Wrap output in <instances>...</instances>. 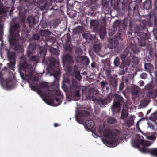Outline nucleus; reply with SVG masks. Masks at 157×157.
<instances>
[{
	"label": "nucleus",
	"mask_w": 157,
	"mask_h": 157,
	"mask_svg": "<svg viewBox=\"0 0 157 157\" xmlns=\"http://www.w3.org/2000/svg\"><path fill=\"white\" fill-rule=\"evenodd\" d=\"M107 120L108 123L110 124H114L117 122L116 120L114 118L112 117H108Z\"/></svg>",
	"instance_id": "nucleus-43"
},
{
	"label": "nucleus",
	"mask_w": 157,
	"mask_h": 157,
	"mask_svg": "<svg viewBox=\"0 0 157 157\" xmlns=\"http://www.w3.org/2000/svg\"><path fill=\"white\" fill-rule=\"evenodd\" d=\"M94 122L92 120H86L84 124L85 127L90 131L94 127Z\"/></svg>",
	"instance_id": "nucleus-20"
},
{
	"label": "nucleus",
	"mask_w": 157,
	"mask_h": 157,
	"mask_svg": "<svg viewBox=\"0 0 157 157\" xmlns=\"http://www.w3.org/2000/svg\"><path fill=\"white\" fill-rule=\"evenodd\" d=\"M76 65L74 66L73 74L76 79L78 80H80L82 79V77L80 75V71H77L76 69Z\"/></svg>",
	"instance_id": "nucleus-25"
},
{
	"label": "nucleus",
	"mask_w": 157,
	"mask_h": 157,
	"mask_svg": "<svg viewBox=\"0 0 157 157\" xmlns=\"http://www.w3.org/2000/svg\"><path fill=\"white\" fill-rule=\"evenodd\" d=\"M101 87L102 88V90L105 89V88L108 86V82L106 81H102L100 82Z\"/></svg>",
	"instance_id": "nucleus-49"
},
{
	"label": "nucleus",
	"mask_w": 157,
	"mask_h": 157,
	"mask_svg": "<svg viewBox=\"0 0 157 157\" xmlns=\"http://www.w3.org/2000/svg\"><path fill=\"white\" fill-rule=\"evenodd\" d=\"M82 61L86 65H88L89 63V59L86 56H84L82 58Z\"/></svg>",
	"instance_id": "nucleus-53"
},
{
	"label": "nucleus",
	"mask_w": 157,
	"mask_h": 157,
	"mask_svg": "<svg viewBox=\"0 0 157 157\" xmlns=\"http://www.w3.org/2000/svg\"><path fill=\"white\" fill-rule=\"evenodd\" d=\"M90 112L87 111L82 110L78 112V114L75 115V118L76 121L79 124H81L83 122L82 117L89 115Z\"/></svg>",
	"instance_id": "nucleus-14"
},
{
	"label": "nucleus",
	"mask_w": 157,
	"mask_h": 157,
	"mask_svg": "<svg viewBox=\"0 0 157 157\" xmlns=\"http://www.w3.org/2000/svg\"><path fill=\"white\" fill-rule=\"evenodd\" d=\"M49 32L48 30H41L40 33L41 36H46L49 34Z\"/></svg>",
	"instance_id": "nucleus-45"
},
{
	"label": "nucleus",
	"mask_w": 157,
	"mask_h": 157,
	"mask_svg": "<svg viewBox=\"0 0 157 157\" xmlns=\"http://www.w3.org/2000/svg\"><path fill=\"white\" fill-rule=\"evenodd\" d=\"M6 67H5V70L2 69L0 72V82L1 84L3 85V82L5 83L4 85V88L7 90H10L13 88L15 86V83L12 79L10 78H5V75L6 72Z\"/></svg>",
	"instance_id": "nucleus-7"
},
{
	"label": "nucleus",
	"mask_w": 157,
	"mask_h": 157,
	"mask_svg": "<svg viewBox=\"0 0 157 157\" xmlns=\"http://www.w3.org/2000/svg\"><path fill=\"white\" fill-rule=\"evenodd\" d=\"M109 83L110 86L116 90L118 86V79L111 76L109 79Z\"/></svg>",
	"instance_id": "nucleus-17"
},
{
	"label": "nucleus",
	"mask_w": 157,
	"mask_h": 157,
	"mask_svg": "<svg viewBox=\"0 0 157 157\" xmlns=\"http://www.w3.org/2000/svg\"><path fill=\"white\" fill-rule=\"evenodd\" d=\"M120 133L119 130L114 129L110 130L109 129H105L103 132V136L109 138L107 143L111 145L112 147L117 146L118 144L119 138L117 136Z\"/></svg>",
	"instance_id": "nucleus-5"
},
{
	"label": "nucleus",
	"mask_w": 157,
	"mask_h": 157,
	"mask_svg": "<svg viewBox=\"0 0 157 157\" xmlns=\"http://www.w3.org/2000/svg\"><path fill=\"white\" fill-rule=\"evenodd\" d=\"M29 57L30 58L31 60L34 61H37L39 58V57L38 56H31V55H30V56Z\"/></svg>",
	"instance_id": "nucleus-52"
},
{
	"label": "nucleus",
	"mask_w": 157,
	"mask_h": 157,
	"mask_svg": "<svg viewBox=\"0 0 157 157\" xmlns=\"http://www.w3.org/2000/svg\"><path fill=\"white\" fill-rule=\"evenodd\" d=\"M33 38L35 40L39 41L40 40V36L38 34L36 33L33 35Z\"/></svg>",
	"instance_id": "nucleus-56"
},
{
	"label": "nucleus",
	"mask_w": 157,
	"mask_h": 157,
	"mask_svg": "<svg viewBox=\"0 0 157 157\" xmlns=\"http://www.w3.org/2000/svg\"><path fill=\"white\" fill-rule=\"evenodd\" d=\"M39 25L42 28L44 29L47 26V24L46 21L42 20L40 21Z\"/></svg>",
	"instance_id": "nucleus-47"
},
{
	"label": "nucleus",
	"mask_w": 157,
	"mask_h": 157,
	"mask_svg": "<svg viewBox=\"0 0 157 157\" xmlns=\"http://www.w3.org/2000/svg\"><path fill=\"white\" fill-rule=\"evenodd\" d=\"M38 43V45L42 48V49L40 50V58L42 59V60L43 61L44 60L47 52V50L44 47L47 46V43L46 41L41 39L39 41Z\"/></svg>",
	"instance_id": "nucleus-11"
},
{
	"label": "nucleus",
	"mask_w": 157,
	"mask_h": 157,
	"mask_svg": "<svg viewBox=\"0 0 157 157\" xmlns=\"http://www.w3.org/2000/svg\"><path fill=\"white\" fill-rule=\"evenodd\" d=\"M75 52L76 54H78L79 55H81L83 53L82 49L79 47H78L76 48Z\"/></svg>",
	"instance_id": "nucleus-55"
},
{
	"label": "nucleus",
	"mask_w": 157,
	"mask_h": 157,
	"mask_svg": "<svg viewBox=\"0 0 157 157\" xmlns=\"http://www.w3.org/2000/svg\"><path fill=\"white\" fill-rule=\"evenodd\" d=\"M60 73L59 71H56L54 74L53 75L56 79H58L59 77Z\"/></svg>",
	"instance_id": "nucleus-58"
},
{
	"label": "nucleus",
	"mask_w": 157,
	"mask_h": 157,
	"mask_svg": "<svg viewBox=\"0 0 157 157\" xmlns=\"http://www.w3.org/2000/svg\"><path fill=\"white\" fill-rule=\"evenodd\" d=\"M143 6L144 8L146 10L150 9L152 7L151 2L150 0H147L144 2Z\"/></svg>",
	"instance_id": "nucleus-31"
},
{
	"label": "nucleus",
	"mask_w": 157,
	"mask_h": 157,
	"mask_svg": "<svg viewBox=\"0 0 157 157\" xmlns=\"http://www.w3.org/2000/svg\"><path fill=\"white\" fill-rule=\"evenodd\" d=\"M132 145L139 148L141 152L144 153H149L152 156L157 157V148L148 149L146 148L150 146L149 142L144 140L143 137L138 134L136 135V139L132 142Z\"/></svg>",
	"instance_id": "nucleus-1"
},
{
	"label": "nucleus",
	"mask_w": 157,
	"mask_h": 157,
	"mask_svg": "<svg viewBox=\"0 0 157 157\" xmlns=\"http://www.w3.org/2000/svg\"><path fill=\"white\" fill-rule=\"evenodd\" d=\"M4 21L3 17L0 16V41H2V36L4 34L3 30Z\"/></svg>",
	"instance_id": "nucleus-21"
},
{
	"label": "nucleus",
	"mask_w": 157,
	"mask_h": 157,
	"mask_svg": "<svg viewBox=\"0 0 157 157\" xmlns=\"http://www.w3.org/2000/svg\"><path fill=\"white\" fill-rule=\"evenodd\" d=\"M65 58L66 61L69 63H74L72 57L69 54L66 55Z\"/></svg>",
	"instance_id": "nucleus-40"
},
{
	"label": "nucleus",
	"mask_w": 157,
	"mask_h": 157,
	"mask_svg": "<svg viewBox=\"0 0 157 157\" xmlns=\"http://www.w3.org/2000/svg\"><path fill=\"white\" fill-rule=\"evenodd\" d=\"M3 6V3L0 0V14H4L6 12L5 9L2 8Z\"/></svg>",
	"instance_id": "nucleus-51"
},
{
	"label": "nucleus",
	"mask_w": 157,
	"mask_h": 157,
	"mask_svg": "<svg viewBox=\"0 0 157 157\" xmlns=\"http://www.w3.org/2000/svg\"><path fill=\"white\" fill-rule=\"evenodd\" d=\"M99 27V23L96 20L91 19L90 21V27L94 32H96Z\"/></svg>",
	"instance_id": "nucleus-15"
},
{
	"label": "nucleus",
	"mask_w": 157,
	"mask_h": 157,
	"mask_svg": "<svg viewBox=\"0 0 157 157\" xmlns=\"http://www.w3.org/2000/svg\"><path fill=\"white\" fill-rule=\"evenodd\" d=\"M105 129V127L100 126L99 128L98 132L100 134H102Z\"/></svg>",
	"instance_id": "nucleus-62"
},
{
	"label": "nucleus",
	"mask_w": 157,
	"mask_h": 157,
	"mask_svg": "<svg viewBox=\"0 0 157 157\" xmlns=\"http://www.w3.org/2000/svg\"><path fill=\"white\" fill-rule=\"evenodd\" d=\"M50 101H51V103L52 105L53 106H58L61 103V102L60 101L59 98H57V97L55 98V101L57 103L56 104V103H55V102L54 101H55L54 99H51V100H50Z\"/></svg>",
	"instance_id": "nucleus-37"
},
{
	"label": "nucleus",
	"mask_w": 157,
	"mask_h": 157,
	"mask_svg": "<svg viewBox=\"0 0 157 157\" xmlns=\"http://www.w3.org/2000/svg\"><path fill=\"white\" fill-rule=\"evenodd\" d=\"M129 115L128 110L124 108H123L121 113L120 118L121 119H124L125 118H127Z\"/></svg>",
	"instance_id": "nucleus-32"
},
{
	"label": "nucleus",
	"mask_w": 157,
	"mask_h": 157,
	"mask_svg": "<svg viewBox=\"0 0 157 157\" xmlns=\"http://www.w3.org/2000/svg\"><path fill=\"white\" fill-rule=\"evenodd\" d=\"M19 14L20 17L23 18L25 17L26 14V10H24L23 12H22L21 10H20Z\"/></svg>",
	"instance_id": "nucleus-54"
},
{
	"label": "nucleus",
	"mask_w": 157,
	"mask_h": 157,
	"mask_svg": "<svg viewBox=\"0 0 157 157\" xmlns=\"http://www.w3.org/2000/svg\"><path fill=\"white\" fill-rule=\"evenodd\" d=\"M128 0H117L118 3H121L123 5H125L128 2Z\"/></svg>",
	"instance_id": "nucleus-63"
},
{
	"label": "nucleus",
	"mask_w": 157,
	"mask_h": 157,
	"mask_svg": "<svg viewBox=\"0 0 157 157\" xmlns=\"http://www.w3.org/2000/svg\"><path fill=\"white\" fill-rule=\"evenodd\" d=\"M144 68L146 71L151 72L154 70L153 65L150 63H144Z\"/></svg>",
	"instance_id": "nucleus-26"
},
{
	"label": "nucleus",
	"mask_w": 157,
	"mask_h": 157,
	"mask_svg": "<svg viewBox=\"0 0 157 157\" xmlns=\"http://www.w3.org/2000/svg\"><path fill=\"white\" fill-rule=\"evenodd\" d=\"M39 86L41 89L46 88L48 91V92H45L43 94V96L45 98L50 97L53 96L52 92L49 90V86L48 84L46 82H43L40 83Z\"/></svg>",
	"instance_id": "nucleus-13"
},
{
	"label": "nucleus",
	"mask_w": 157,
	"mask_h": 157,
	"mask_svg": "<svg viewBox=\"0 0 157 157\" xmlns=\"http://www.w3.org/2000/svg\"><path fill=\"white\" fill-rule=\"evenodd\" d=\"M149 57L150 59L154 60L155 61V68L157 69V52L154 53V52L150 51L149 53Z\"/></svg>",
	"instance_id": "nucleus-23"
},
{
	"label": "nucleus",
	"mask_w": 157,
	"mask_h": 157,
	"mask_svg": "<svg viewBox=\"0 0 157 157\" xmlns=\"http://www.w3.org/2000/svg\"><path fill=\"white\" fill-rule=\"evenodd\" d=\"M50 50L51 52L55 55H58L59 54V52L58 50L52 47L50 48Z\"/></svg>",
	"instance_id": "nucleus-50"
},
{
	"label": "nucleus",
	"mask_w": 157,
	"mask_h": 157,
	"mask_svg": "<svg viewBox=\"0 0 157 157\" xmlns=\"http://www.w3.org/2000/svg\"><path fill=\"white\" fill-rule=\"evenodd\" d=\"M111 71L110 70L106 69L105 71V76L106 78H109L110 75Z\"/></svg>",
	"instance_id": "nucleus-57"
},
{
	"label": "nucleus",
	"mask_w": 157,
	"mask_h": 157,
	"mask_svg": "<svg viewBox=\"0 0 157 157\" xmlns=\"http://www.w3.org/2000/svg\"><path fill=\"white\" fill-rule=\"evenodd\" d=\"M137 41H136V44L140 47H144L146 45V41L141 38H137Z\"/></svg>",
	"instance_id": "nucleus-33"
},
{
	"label": "nucleus",
	"mask_w": 157,
	"mask_h": 157,
	"mask_svg": "<svg viewBox=\"0 0 157 157\" xmlns=\"http://www.w3.org/2000/svg\"><path fill=\"white\" fill-rule=\"evenodd\" d=\"M135 54H132V56H131V58L130 59H127V60H129L131 62V59H132V62L135 64H138V59L137 57L135 56L134 55Z\"/></svg>",
	"instance_id": "nucleus-42"
},
{
	"label": "nucleus",
	"mask_w": 157,
	"mask_h": 157,
	"mask_svg": "<svg viewBox=\"0 0 157 157\" xmlns=\"http://www.w3.org/2000/svg\"><path fill=\"white\" fill-rule=\"evenodd\" d=\"M130 64V62L129 60H126L121 63L119 66L121 68L119 73L120 75H122L125 74L128 69V67Z\"/></svg>",
	"instance_id": "nucleus-12"
},
{
	"label": "nucleus",
	"mask_w": 157,
	"mask_h": 157,
	"mask_svg": "<svg viewBox=\"0 0 157 157\" xmlns=\"http://www.w3.org/2000/svg\"><path fill=\"white\" fill-rule=\"evenodd\" d=\"M20 27L19 23H15L11 26L10 30L11 36L9 38V42L10 45L13 47L15 51L19 50L21 48V46L18 44V41L20 39L19 34Z\"/></svg>",
	"instance_id": "nucleus-4"
},
{
	"label": "nucleus",
	"mask_w": 157,
	"mask_h": 157,
	"mask_svg": "<svg viewBox=\"0 0 157 157\" xmlns=\"http://www.w3.org/2000/svg\"><path fill=\"white\" fill-rule=\"evenodd\" d=\"M124 87V82L123 81L122 82L120 83L119 85V90L121 91Z\"/></svg>",
	"instance_id": "nucleus-61"
},
{
	"label": "nucleus",
	"mask_w": 157,
	"mask_h": 157,
	"mask_svg": "<svg viewBox=\"0 0 157 157\" xmlns=\"http://www.w3.org/2000/svg\"><path fill=\"white\" fill-rule=\"evenodd\" d=\"M93 48L95 52H99L101 48V44L98 42H95L94 44Z\"/></svg>",
	"instance_id": "nucleus-34"
},
{
	"label": "nucleus",
	"mask_w": 157,
	"mask_h": 157,
	"mask_svg": "<svg viewBox=\"0 0 157 157\" xmlns=\"http://www.w3.org/2000/svg\"><path fill=\"white\" fill-rule=\"evenodd\" d=\"M147 22L146 20H143L140 22V25L134 27V33L140 38L145 41L151 39V33L148 32L145 33L142 31L147 28Z\"/></svg>",
	"instance_id": "nucleus-6"
},
{
	"label": "nucleus",
	"mask_w": 157,
	"mask_h": 157,
	"mask_svg": "<svg viewBox=\"0 0 157 157\" xmlns=\"http://www.w3.org/2000/svg\"><path fill=\"white\" fill-rule=\"evenodd\" d=\"M130 24V20L127 18H124L121 22L118 20L116 21L113 24L112 30L109 32V36H112L114 35V39H119L121 33L124 32L126 27Z\"/></svg>",
	"instance_id": "nucleus-3"
},
{
	"label": "nucleus",
	"mask_w": 157,
	"mask_h": 157,
	"mask_svg": "<svg viewBox=\"0 0 157 157\" xmlns=\"http://www.w3.org/2000/svg\"><path fill=\"white\" fill-rule=\"evenodd\" d=\"M113 97V94L110 93L106 98H93V100L96 104L99 105L101 107H103L105 105L108 104L111 102Z\"/></svg>",
	"instance_id": "nucleus-9"
},
{
	"label": "nucleus",
	"mask_w": 157,
	"mask_h": 157,
	"mask_svg": "<svg viewBox=\"0 0 157 157\" xmlns=\"http://www.w3.org/2000/svg\"><path fill=\"white\" fill-rule=\"evenodd\" d=\"M140 50L136 45L131 43L129 47H128L121 54L120 56L122 59H124L129 55L128 59H130L132 54H137Z\"/></svg>",
	"instance_id": "nucleus-8"
},
{
	"label": "nucleus",
	"mask_w": 157,
	"mask_h": 157,
	"mask_svg": "<svg viewBox=\"0 0 157 157\" xmlns=\"http://www.w3.org/2000/svg\"><path fill=\"white\" fill-rule=\"evenodd\" d=\"M106 35V29L104 27H102L99 32V35L101 39H103Z\"/></svg>",
	"instance_id": "nucleus-35"
},
{
	"label": "nucleus",
	"mask_w": 157,
	"mask_h": 157,
	"mask_svg": "<svg viewBox=\"0 0 157 157\" xmlns=\"http://www.w3.org/2000/svg\"><path fill=\"white\" fill-rule=\"evenodd\" d=\"M46 40L47 42H49L52 43H54L56 41V39L54 37L49 36H48L46 37Z\"/></svg>",
	"instance_id": "nucleus-48"
},
{
	"label": "nucleus",
	"mask_w": 157,
	"mask_h": 157,
	"mask_svg": "<svg viewBox=\"0 0 157 157\" xmlns=\"http://www.w3.org/2000/svg\"><path fill=\"white\" fill-rule=\"evenodd\" d=\"M149 119L153 121H155L157 120V111L152 113L150 117H149Z\"/></svg>",
	"instance_id": "nucleus-41"
},
{
	"label": "nucleus",
	"mask_w": 157,
	"mask_h": 157,
	"mask_svg": "<svg viewBox=\"0 0 157 157\" xmlns=\"http://www.w3.org/2000/svg\"><path fill=\"white\" fill-rule=\"evenodd\" d=\"M26 2V6L29 10H31L33 8V1H30L29 0H24Z\"/></svg>",
	"instance_id": "nucleus-39"
},
{
	"label": "nucleus",
	"mask_w": 157,
	"mask_h": 157,
	"mask_svg": "<svg viewBox=\"0 0 157 157\" xmlns=\"http://www.w3.org/2000/svg\"><path fill=\"white\" fill-rule=\"evenodd\" d=\"M82 36L83 38L87 40H92L93 38V36L88 31H86L84 33L82 34Z\"/></svg>",
	"instance_id": "nucleus-30"
},
{
	"label": "nucleus",
	"mask_w": 157,
	"mask_h": 157,
	"mask_svg": "<svg viewBox=\"0 0 157 157\" xmlns=\"http://www.w3.org/2000/svg\"><path fill=\"white\" fill-rule=\"evenodd\" d=\"M135 117L134 116L131 115L129 118L127 119L125 121V124L129 127L133 125L134 124V120Z\"/></svg>",
	"instance_id": "nucleus-24"
},
{
	"label": "nucleus",
	"mask_w": 157,
	"mask_h": 157,
	"mask_svg": "<svg viewBox=\"0 0 157 157\" xmlns=\"http://www.w3.org/2000/svg\"><path fill=\"white\" fill-rule=\"evenodd\" d=\"M19 71L21 77L24 80H29L33 75V66L27 63L25 57L24 55L20 58Z\"/></svg>",
	"instance_id": "nucleus-2"
},
{
	"label": "nucleus",
	"mask_w": 157,
	"mask_h": 157,
	"mask_svg": "<svg viewBox=\"0 0 157 157\" xmlns=\"http://www.w3.org/2000/svg\"><path fill=\"white\" fill-rule=\"evenodd\" d=\"M7 54V57L10 62L16 61V58L17 55L15 52L8 50Z\"/></svg>",
	"instance_id": "nucleus-19"
},
{
	"label": "nucleus",
	"mask_w": 157,
	"mask_h": 157,
	"mask_svg": "<svg viewBox=\"0 0 157 157\" xmlns=\"http://www.w3.org/2000/svg\"><path fill=\"white\" fill-rule=\"evenodd\" d=\"M62 39V40L64 41L65 43H68L71 40L70 34L68 33L64 34Z\"/></svg>",
	"instance_id": "nucleus-38"
},
{
	"label": "nucleus",
	"mask_w": 157,
	"mask_h": 157,
	"mask_svg": "<svg viewBox=\"0 0 157 157\" xmlns=\"http://www.w3.org/2000/svg\"><path fill=\"white\" fill-rule=\"evenodd\" d=\"M121 62H120V58L118 57H116L114 61V63L115 65V66L116 67H118L121 64Z\"/></svg>",
	"instance_id": "nucleus-46"
},
{
	"label": "nucleus",
	"mask_w": 157,
	"mask_h": 157,
	"mask_svg": "<svg viewBox=\"0 0 157 157\" xmlns=\"http://www.w3.org/2000/svg\"><path fill=\"white\" fill-rule=\"evenodd\" d=\"M119 41L117 39H115L110 42L109 44V48L111 49H115L118 45Z\"/></svg>",
	"instance_id": "nucleus-27"
},
{
	"label": "nucleus",
	"mask_w": 157,
	"mask_h": 157,
	"mask_svg": "<svg viewBox=\"0 0 157 157\" xmlns=\"http://www.w3.org/2000/svg\"><path fill=\"white\" fill-rule=\"evenodd\" d=\"M49 3H48V1L46 0H37L38 4L40 5L43 4V6L44 8L46 6H48L50 5H51L52 3V0H49Z\"/></svg>",
	"instance_id": "nucleus-29"
},
{
	"label": "nucleus",
	"mask_w": 157,
	"mask_h": 157,
	"mask_svg": "<svg viewBox=\"0 0 157 157\" xmlns=\"http://www.w3.org/2000/svg\"><path fill=\"white\" fill-rule=\"evenodd\" d=\"M93 4L94 3L90 0L83 1L82 2V6L84 7V8L88 9L90 11L94 10V6L93 5Z\"/></svg>",
	"instance_id": "nucleus-16"
},
{
	"label": "nucleus",
	"mask_w": 157,
	"mask_h": 157,
	"mask_svg": "<svg viewBox=\"0 0 157 157\" xmlns=\"http://www.w3.org/2000/svg\"><path fill=\"white\" fill-rule=\"evenodd\" d=\"M114 96L115 98L114 100L121 104L124 103L123 98L121 96L117 94H115L114 95Z\"/></svg>",
	"instance_id": "nucleus-36"
},
{
	"label": "nucleus",
	"mask_w": 157,
	"mask_h": 157,
	"mask_svg": "<svg viewBox=\"0 0 157 157\" xmlns=\"http://www.w3.org/2000/svg\"><path fill=\"white\" fill-rule=\"evenodd\" d=\"M71 96L74 100H78L80 98V91L78 89H74L71 91Z\"/></svg>",
	"instance_id": "nucleus-18"
},
{
	"label": "nucleus",
	"mask_w": 157,
	"mask_h": 157,
	"mask_svg": "<svg viewBox=\"0 0 157 157\" xmlns=\"http://www.w3.org/2000/svg\"><path fill=\"white\" fill-rule=\"evenodd\" d=\"M10 63H8L9 67L10 69H13V67L15 66L16 61L10 62Z\"/></svg>",
	"instance_id": "nucleus-59"
},
{
	"label": "nucleus",
	"mask_w": 157,
	"mask_h": 157,
	"mask_svg": "<svg viewBox=\"0 0 157 157\" xmlns=\"http://www.w3.org/2000/svg\"><path fill=\"white\" fill-rule=\"evenodd\" d=\"M129 9L128 10V17L138 15L139 13L138 11V5L135 3L134 4L130 2L128 6Z\"/></svg>",
	"instance_id": "nucleus-10"
},
{
	"label": "nucleus",
	"mask_w": 157,
	"mask_h": 157,
	"mask_svg": "<svg viewBox=\"0 0 157 157\" xmlns=\"http://www.w3.org/2000/svg\"><path fill=\"white\" fill-rule=\"evenodd\" d=\"M36 44L35 43L31 44L29 46L28 49L27 51V55L28 57L30 56V55L34 52L36 48Z\"/></svg>",
	"instance_id": "nucleus-22"
},
{
	"label": "nucleus",
	"mask_w": 157,
	"mask_h": 157,
	"mask_svg": "<svg viewBox=\"0 0 157 157\" xmlns=\"http://www.w3.org/2000/svg\"><path fill=\"white\" fill-rule=\"evenodd\" d=\"M147 138L148 139L151 140H154L156 139V137L154 135H151L147 136Z\"/></svg>",
	"instance_id": "nucleus-64"
},
{
	"label": "nucleus",
	"mask_w": 157,
	"mask_h": 157,
	"mask_svg": "<svg viewBox=\"0 0 157 157\" xmlns=\"http://www.w3.org/2000/svg\"><path fill=\"white\" fill-rule=\"evenodd\" d=\"M56 63V60L54 58L52 59H51V60H50V64L51 65L53 66H55Z\"/></svg>",
	"instance_id": "nucleus-60"
},
{
	"label": "nucleus",
	"mask_w": 157,
	"mask_h": 157,
	"mask_svg": "<svg viewBox=\"0 0 157 157\" xmlns=\"http://www.w3.org/2000/svg\"><path fill=\"white\" fill-rule=\"evenodd\" d=\"M29 26L31 27H33L35 25V19L33 17L31 16H29L27 18Z\"/></svg>",
	"instance_id": "nucleus-28"
},
{
	"label": "nucleus",
	"mask_w": 157,
	"mask_h": 157,
	"mask_svg": "<svg viewBox=\"0 0 157 157\" xmlns=\"http://www.w3.org/2000/svg\"><path fill=\"white\" fill-rule=\"evenodd\" d=\"M122 104L119 102L114 100L113 104L112 106V108L114 109L119 108Z\"/></svg>",
	"instance_id": "nucleus-44"
}]
</instances>
